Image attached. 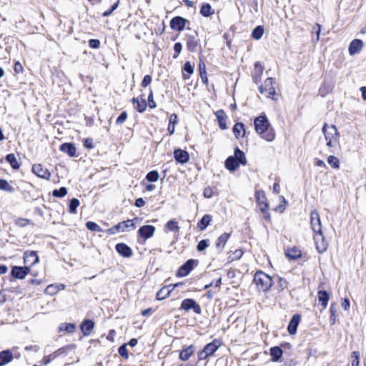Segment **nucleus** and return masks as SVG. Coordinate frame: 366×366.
<instances>
[{"label": "nucleus", "mask_w": 366, "mask_h": 366, "mask_svg": "<svg viewBox=\"0 0 366 366\" xmlns=\"http://www.w3.org/2000/svg\"><path fill=\"white\" fill-rule=\"evenodd\" d=\"M310 227L314 233L322 231L320 216L317 210L315 209L310 212Z\"/></svg>", "instance_id": "obj_7"}, {"label": "nucleus", "mask_w": 366, "mask_h": 366, "mask_svg": "<svg viewBox=\"0 0 366 366\" xmlns=\"http://www.w3.org/2000/svg\"><path fill=\"white\" fill-rule=\"evenodd\" d=\"M5 159L10 164L12 169H18L20 167V164L18 162L14 154H7Z\"/></svg>", "instance_id": "obj_39"}, {"label": "nucleus", "mask_w": 366, "mask_h": 366, "mask_svg": "<svg viewBox=\"0 0 366 366\" xmlns=\"http://www.w3.org/2000/svg\"><path fill=\"white\" fill-rule=\"evenodd\" d=\"M198 46V41L194 36H188L187 39V48L189 51L193 52Z\"/></svg>", "instance_id": "obj_35"}, {"label": "nucleus", "mask_w": 366, "mask_h": 366, "mask_svg": "<svg viewBox=\"0 0 366 366\" xmlns=\"http://www.w3.org/2000/svg\"><path fill=\"white\" fill-rule=\"evenodd\" d=\"M53 196L56 197H63L66 195L67 189L66 187H62L59 189H54L52 192Z\"/></svg>", "instance_id": "obj_52"}, {"label": "nucleus", "mask_w": 366, "mask_h": 366, "mask_svg": "<svg viewBox=\"0 0 366 366\" xmlns=\"http://www.w3.org/2000/svg\"><path fill=\"white\" fill-rule=\"evenodd\" d=\"M363 47V42L360 39H354L349 45L348 51L350 55L359 53Z\"/></svg>", "instance_id": "obj_22"}, {"label": "nucleus", "mask_w": 366, "mask_h": 366, "mask_svg": "<svg viewBox=\"0 0 366 366\" xmlns=\"http://www.w3.org/2000/svg\"><path fill=\"white\" fill-rule=\"evenodd\" d=\"M234 137L239 139L240 137H243L245 134L244 125L242 122H237L234 124L232 129Z\"/></svg>", "instance_id": "obj_29"}, {"label": "nucleus", "mask_w": 366, "mask_h": 366, "mask_svg": "<svg viewBox=\"0 0 366 366\" xmlns=\"http://www.w3.org/2000/svg\"><path fill=\"white\" fill-rule=\"evenodd\" d=\"M89 46L92 49H98L100 46V41L99 39H90L89 41Z\"/></svg>", "instance_id": "obj_61"}, {"label": "nucleus", "mask_w": 366, "mask_h": 366, "mask_svg": "<svg viewBox=\"0 0 366 366\" xmlns=\"http://www.w3.org/2000/svg\"><path fill=\"white\" fill-rule=\"evenodd\" d=\"M199 71L202 81L207 84L208 83V79L207 76L206 66L203 61L200 60L199 63Z\"/></svg>", "instance_id": "obj_38"}, {"label": "nucleus", "mask_w": 366, "mask_h": 366, "mask_svg": "<svg viewBox=\"0 0 366 366\" xmlns=\"http://www.w3.org/2000/svg\"><path fill=\"white\" fill-rule=\"evenodd\" d=\"M60 150L67 154L71 157H76V147L71 143H64L60 147Z\"/></svg>", "instance_id": "obj_27"}, {"label": "nucleus", "mask_w": 366, "mask_h": 366, "mask_svg": "<svg viewBox=\"0 0 366 366\" xmlns=\"http://www.w3.org/2000/svg\"><path fill=\"white\" fill-rule=\"evenodd\" d=\"M200 14L204 17H209L214 14V10L208 3H204L200 8Z\"/></svg>", "instance_id": "obj_37"}, {"label": "nucleus", "mask_w": 366, "mask_h": 366, "mask_svg": "<svg viewBox=\"0 0 366 366\" xmlns=\"http://www.w3.org/2000/svg\"><path fill=\"white\" fill-rule=\"evenodd\" d=\"M59 291V288H58V286L56 285H48L45 289V293L54 295L56 294Z\"/></svg>", "instance_id": "obj_49"}, {"label": "nucleus", "mask_w": 366, "mask_h": 366, "mask_svg": "<svg viewBox=\"0 0 366 366\" xmlns=\"http://www.w3.org/2000/svg\"><path fill=\"white\" fill-rule=\"evenodd\" d=\"M152 82V76L150 75L144 76L141 85L142 87H147Z\"/></svg>", "instance_id": "obj_62"}, {"label": "nucleus", "mask_w": 366, "mask_h": 366, "mask_svg": "<svg viewBox=\"0 0 366 366\" xmlns=\"http://www.w3.org/2000/svg\"><path fill=\"white\" fill-rule=\"evenodd\" d=\"M148 106L152 109H154L157 107V104H156L155 102L154 101L153 92L152 89H150V92L148 96Z\"/></svg>", "instance_id": "obj_59"}, {"label": "nucleus", "mask_w": 366, "mask_h": 366, "mask_svg": "<svg viewBox=\"0 0 366 366\" xmlns=\"http://www.w3.org/2000/svg\"><path fill=\"white\" fill-rule=\"evenodd\" d=\"M256 201L259 206L260 210L264 213L268 209L267 198L263 191H257L255 193Z\"/></svg>", "instance_id": "obj_16"}, {"label": "nucleus", "mask_w": 366, "mask_h": 366, "mask_svg": "<svg viewBox=\"0 0 366 366\" xmlns=\"http://www.w3.org/2000/svg\"><path fill=\"white\" fill-rule=\"evenodd\" d=\"M179 284L170 285L168 286H165L162 287L157 293L156 298L157 300H163L168 297L174 290V288L178 286Z\"/></svg>", "instance_id": "obj_17"}, {"label": "nucleus", "mask_w": 366, "mask_h": 366, "mask_svg": "<svg viewBox=\"0 0 366 366\" xmlns=\"http://www.w3.org/2000/svg\"><path fill=\"white\" fill-rule=\"evenodd\" d=\"M203 195L205 198H210L213 195V191L212 189L209 187H206L204 189Z\"/></svg>", "instance_id": "obj_63"}, {"label": "nucleus", "mask_w": 366, "mask_h": 366, "mask_svg": "<svg viewBox=\"0 0 366 366\" xmlns=\"http://www.w3.org/2000/svg\"><path fill=\"white\" fill-rule=\"evenodd\" d=\"M209 247V240L208 239H202L201 240L197 246V249L199 252H202L206 248Z\"/></svg>", "instance_id": "obj_54"}, {"label": "nucleus", "mask_w": 366, "mask_h": 366, "mask_svg": "<svg viewBox=\"0 0 366 366\" xmlns=\"http://www.w3.org/2000/svg\"><path fill=\"white\" fill-rule=\"evenodd\" d=\"M322 132L327 141V146L332 147L338 143L339 133L335 125L328 126L327 124H325Z\"/></svg>", "instance_id": "obj_4"}, {"label": "nucleus", "mask_w": 366, "mask_h": 366, "mask_svg": "<svg viewBox=\"0 0 366 366\" xmlns=\"http://www.w3.org/2000/svg\"><path fill=\"white\" fill-rule=\"evenodd\" d=\"M182 45L181 43L177 42V43L174 44V50L175 54H174L173 58L176 59L179 56V54H180V52L182 51Z\"/></svg>", "instance_id": "obj_60"}, {"label": "nucleus", "mask_w": 366, "mask_h": 366, "mask_svg": "<svg viewBox=\"0 0 366 366\" xmlns=\"http://www.w3.org/2000/svg\"><path fill=\"white\" fill-rule=\"evenodd\" d=\"M166 228L171 232H179V227L178 225V223L174 219H171L167 222L166 224Z\"/></svg>", "instance_id": "obj_43"}, {"label": "nucleus", "mask_w": 366, "mask_h": 366, "mask_svg": "<svg viewBox=\"0 0 366 366\" xmlns=\"http://www.w3.org/2000/svg\"><path fill=\"white\" fill-rule=\"evenodd\" d=\"M194 351L195 348L192 345L184 348L179 352V359L182 361H187L194 354Z\"/></svg>", "instance_id": "obj_26"}, {"label": "nucleus", "mask_w": 366, "mask_h": 366, "mask_svg": "<svg viewBox=\"0 0 366 366\" xmlns=\"http://www.w3.org/2000/svg\"><path fill=\"white\" fill-rule=\"evenodd\" d=\"M255 132L267 142H272L275 138V132L264 115L259 116L254 120Z\"/></svg>", "instance_id": "obj_1"}, {"label": "nucleus", "mask_w": 366, "mask_h": 366, "mask_svg": "<svg viewBox=\"0 0 366 366\" xmlns=\"http://www.w3.org/2000/svg\"><path fill=\"white\" fill-rule=\"evenodd\" d=\"M155 232V227L152 225H144L138 230V234L144 240L152 237Z\"/></svg>", "instance_id": "obj_15"}, {"label": "nucleus", "mask_w": 366, "mask_h": 366, "mask_svg": "<svg viewBox=\"0 0 366 366\" xmlns=\"http://www.w3.org/2000/svg\"><path fill=\"white\" fill-rule=\"evenodd\" d=\"M212 216L210 214L204 215L202 219L197 223V227L201 230L204 231L209 225L212 221Z\"/></svg>", "instance_id": "obj_31"}, {"label": "nucleus", "mask_w": 366, "mask_h": 366, "mask_svg": "<svg viewBox=\"0 0 366 366\" xmlns=\"http://www.w3.org/2000/svg\"><path fill=\"white\" fill-rule=\"evenodd\" d=\"M13 360V354L9 350H3L0 352V366L8 364Z\"/></svg>", "instance_id": "obj_28"}, {"label": "nucleus", "mask_w": 366, "mask_h": 366, "mask_svg": "<svg viewBox=\"0 0 366 366\" xmlns=\"http://www.w3.org/2000/svg\"><path fill=\"white\" fill-rule=\"evenodd\" d=\"M14 69L16 73H21L24 70L23 66L21 64H20L19 61H16L14 64Z\"/></svg>", "instance_id": "obj_64"}, {"label": "nucleus", "mask_w": 366, "mask_h": 366, "mask_svg": "<svg viewBox=\"0 0 366 366\" xmlns=\"http://www.w3.org/2000/svg\"><path fill=\"white\" fill-rule=\"evenodd\" d=\"M181 308L185 311L193 310V311L199 315L202 312L200 306L193 299H185L182 302Z\"/></svg>", "instance_id": "obj_10"}, {"label": "nucleus", "mask_w": 366, "mask_h": 366, "mask_svg": "<svg viewBox=\"0 0 366 366\" xmlns=\"http://www.w3.org/2000/svg\"><path fill=\"white\" fill-rule=\"evenodd\" d=\"M300 321V315L296 314L292 317L288 327L287 330L290 335H295L297 332V326Z\"/></svg>", "instance_id": "obj_24"}, {"label": "nucleus", "mask_w": 366, "mask_h": 366, "mask_svg": "<svg viewBox=\"0 0 366 366\" xmlns=\"http://www.w3.org/2000/svg\"><path fill=\"white\" fill-rule=\"evenodd\" d=\"M197 264V261L190 259L183 264L178 269L177 275L178 277H186Z\"/></svg>", "instance_id": "obj_9"}, {"label": "nucleus", "mask_w": 366, "mask_h": 366, "mask_svg": "<svg viewBox=\"0 0 366 366\" xmlns=\"http://www.w3.org/2000/svg\"><path fill=\"white\" fill-rule=\"evenodd\" d=\"M62 331L73 334L76 331V325L73 323H61L59 326V332Z\"/></svg>", "instance_id": "obj_36"}, {"label": "nucleus", "mask_w": 366, "mask_h": 366, "mask_svg": "<svg viewBox=\"0 0 366 366\" xmlns=\"http://www.w3.org/2000/svg\"><path fill=\"white\" fill-rule=\"evenodd\" d=\"M239 164H247V158L244 153L237 147L234 151V155L229 156L225 160V167L230 172L235 171Z\"/></svg>", "instance_id": "obj_2"}, {"label": "nucleus", "mask_w": 366, "mask_h": 366, "mask_svg": "<svg viewBox=\"0 0 366 366\" xmlns=\"http://www.w3.org/2000/svg\"><path fill=\"white\" fill-rule=\"evenodd\" d=\"M188 21L182 16H175L170 21V27L172 29L181 31L184 29Z\"/></svg>", "instance_id": "obj_13"}, {"label": "nucleus", "mask_w": 366, "mask_h": 366, "mask_svg": "<svg viewBox=\"0 0 366 366\" xmlns=\"http://www.w3.org/2000/svg\"><path fill=\"white\" fill-rule=\"evenodd\" d=\"M79 205V199L74 198L70 200L69 203V212L70 213L75 214L76 213V209Z\"/></svg>", "instance_id": "obj_47"}, {"label": "nucleus", "mask_w": 366, "mask_h": 366, "mask_svg": "<svg viewBox=\"0 0 366 366\" xmlns=\"http://www.w3.org/2000/svg\"><path fill=\"white\" fill-rule=\"evenodd\" d=\"M230 236V234L229 233H223L222 234H221L217 242H216V247L217 249H220L221 251L223 249V248L224 247L229 237Z\"/></svg>", "instance_id": "obj_32"}, {"label": "nucleus", "mask_w": 366, "mask_h": 366, "mask_svg": "<svg viewBox=\"0 0 366 366\" xmlns=\"http://www.w3.org/2000/svg\"><path fill=\"white\" fill-rule=\"evenodd\" d=\"M277 287L280 290L282 291L287 287V282L284 278L278 277Z\"/></svg>", "instance_id": "obj_58"}, {"label": "nucleus", "mask_w": 366, "mask_h": 366, "mask_svg": "<svg viewBox=\"0 0 366 366\" xmlns=\"http://www.w3.org/2000/svg\"><path fill=\"white\" fill-rule=\"evenodd\" d=\"M328 164L334 169L340 168V161L339 159L333 155H330L327 158Z\"/></svg>", "instance_id": "obj_44"}, {"label": "nucleus", "mask_w": 366, "mask_h": 366, "mask_svg": "<svg viewBox=\"0 0 366 366\" xmlns=\"http://www.w3.org/2000/svg\"><path fill=\"white\" fill-rule=\"evenodd\" d=\"M29 267L14 266L11 269V274L14 277L22 280L25 278V277L29 273Z\"/></svg>", "instance_id": "obj_12"}, {"label": "nucleus", "mask_w": 366, "mask_h": 366, "mask_svg": "<svg viewBox=\"0 0 366 366\" xmlns=\"http://www.w3.org/2000/svg\"><path fill=\"white\" fill-rule=\"evenodd\" d=\"M264 66L259 61L254 64V70L252 74V79L256 84L259 83L264 71Z\"/></svg>", "instance_id": "obj_25"}, {"label": "nucleus", "mask_w": 366, "mask_h": 366, "mask_svg": "<svg viewBox=\"0 0 366 366\" xmlns=\"http://www.w3.org/2000/svg\"><path fill=\"white\" fill-rule=\"evenodd\" d=\"M274 80L272 78H267L265 79L264 84L260 85L258 88L261 94H265L267 97L274 99L276 95L275 89L273 86Z\"/></svg>", "instance_id": "obj_5"}, {"label": "nucleus", "mask_w": 366, "mask_h": 366, "mask_svg": "<svg viewBox=\"0 0 366 366\" xmlns=\"http://www.w3.org/2000/svg\"><path fill=\"white\" fill-rule=\"evenodd\" d=\"M0 190L13 192H14V188L6 180L0 179Z\"/></svg>", "instance_id": "obj_42"}, {"label": "nucleus", "mask_w": 366, "mask_h": 366, "mask_svg": "<svg viewBox=\"0 0 366 366\" xmlns=\"http://www.w3.org/2000/svg\"><path fill=\"white\" fill-rule=\"evenodd\" d=\"M314 241L319 253H323L327 249V243L325 239L322 231L314 233Z\"/></svg>", "instance_id": "obj_8"}, {"label": "nucleus", "mask_w": 366, "mask_h": 366, "mask_svg": "<svg viewBox=\"0 0 366 366\" xmlns=\"http://www.w3.org/2000/svg\"><path fill=\"white\" fill-rule=\"evenodd\" d=\"M287 255L290 259H296L300 257L301 252L299 249L293 248L287 251Z\"/></svg>", "instance_id": "obj_46"}, {"label": "nucleus", "mask_w": 366, "mask_h": 366, "mask_svg": "<svg viewBox=\"0 0 366 366\" xmlns=\"http://www.w3.org/2000/svg\"><path fill=\"white\" fill-rule=\"evenodd\" d=\"M147 104L146 102L145 99L142 98L137 103V107L136 109L140 112L143 113L146 109H147Z\"/></svg>", "instance_id": "obj_48"}, {"label": "nucleus", "mask_w": 366, "mask_h": 366, "mask_svg": "<svg viewBox=\"0 0 366 366\" xmlns=\"http://www.w3.org/2000/svg\"><path fill=\"white\" fill-rule=\"evenodd\" d=\"M360 352L358 351H354L352 352V358H353L352 361V366H359L360 364Z\"/></svg>", "instance_id": "obj_53"}, {"label": "nucleus", "mask_w": 366, "mask_h": 366, "mask_svg": "<svg viewBox=\"0 0 366 366\" xmlns=\"http://www.w3.org/2000/svg\"><path fill=\"white\" fill-rule=\"evenodd\" d=\"M330 320L331 322V324L333 325V324H335V322L336 321L337 310H336V304L335 303L331 304L330 308Z\"/></svg>", "instance_id": "obj_51"}, {"label": "nucleus", "mask_w": 366, "mask_h": 366, "mask_svg": "<svg viewBox=\"0 0 366 366\" xmlns=\"http://www.w3.org/2000/svg\"><path fill=\"white\" fill-rule=\"evenodd\" d=\"M159 178V175L157 171L153 170L147 173L146 179L150 182H155Z\"/></svg>", "instance_id": "obj_45"}, {"label": "nucleus", "mask_w": 366, "mask_h": 366, "mask_svg": "<svg viewBox=\"0 0 366 366\" xmlns=\"http://www.w3.org/2000/svg\"><path fill=\"white\" fill-rule=\"evenodd\" d=\"M119 354L124 358L127 359L129 357L128 351L127 349V345L124 344L121 345L118 349Z\"/></svg>", "instance_id": "obj_55"}, {"label": "nucleus", "mask_w": 366, "mask_h": 366, "mask_svg": "<svg viewBox=\"0 0 366 366\" xmlns=\"http://www.w3.org/2000/svg\"><path fill=\"white\" fill-rule=\"evenodd\" d=\"M24 262L28 267H31L39 262V257L34 251H26L24 253Z\"/></svg>", "instance_id": "obj_14"}, {"label": "nucleus", "mask_w": 366, "mask_h": 366, "mask_svg": "<svg viewBox=\"0 0 366 366\" xmlns=\"http://www.w3.org/2000/svg\"><path fill=\"white\" fill-rule=\"evenodd\" d=\"M32 172L39 178L49 180L51 177L50 172L41 164H34Z\"/></svg>", "instance_id": "obj_11"}, {"label": "nucleus", "mask_w": 366, "mask_h": 366, "mask_svg": "<svg viewBox=\"0 0 366 366\" xmlns=\"http://www.w3.org/2000/svg\"><path fill=\"white\" fill-rule=\"evenodd\" d=\"M127 119V113L122 112L120 115L116 119V124L118 125L122 124Z\"/></svg>", "instance_id": "obj_57"}, {"label": "nucleus", "mask_w": 366, "mask_h": 366, "mask_svg": "<svg viewBox=\"0 0 366 366\" xmlns=\"http://www.w3.org/2000/svg\"><path fill=\"white\" fill-rule=\"evenodd\" d=\"M254 282L259 290L262 292L268 291L272 284V278L262 271H257L254 276Z\"/></svg>", "instance_id": "obj_3"}, {"label": "nucleus", "mask_w": 366, "mask_h": 366, "mask_svg": "<svg viewBox=\"0 0 366 366\" xmlns=\"http://www.w3.org/2000/svg\"><path fill=\"white\" fill-rule=\"evenodd\" d=\"M215 116L217 117L219 128L222 130L227 129V116L226 113L224 112V111L223 109L217 110L215 112Z\"/></svg>", "instance_id": "obj_19"}, {"label": "nucleus", "mask_w": 366, "mask_h": 366, "mask_svg": "<svg viewBox=\"0 0 366 366\" xmlns=\"http://www.w3.org/2000/svg\"><path fill=\"white\" fill-rule=\"evenodd\" d=\"M178 124V117L176 114H172L169 117L167 131L169 135H172L175 130V126Z\"/></svg>", "instance_id": "obj_30"}, {"label": "nucleus", "mask_w": 366, "mask_h": 366, "mask_svg": "<svg viewBox=\"0 0 366 366\" xmlns=\"http://www.w3.org/2000/svg\"><path fill=\"white\" fill-rule=\"evenodd\" d=\"M264 34V28L262 26H256L252 32V37L256 40L260 39Z\"/></svg>", "instance_id": "obj_41"}, {"label": "nucleus", "mask_w": 366, "mask_h": 366, "mask_svg": "<svg viewBox=\"0 0 366 366\" xmlns=\"http://www.w3.org/2000/svg\"><path fill=\"white\" fill-rule=\"evenodd\" d=\"M174 157L176 161L181 164L187 163L189 159L188 152L181 149L174 150Z\"/></svg>", "instance_id": "obj_20"}, {"label": "nucleus", "mask_w": 366, "mask_h": 366, "mask_svg": "<svg viewBox=\"0 0 366 366\" xmlns=\"http://www.w3.org/2000/svg\"><path fill=\"white\" fill-rule=\"evenodd\" d=\"M194 72V67L189 61H187L183 66L182 77L184 80L189 78L190 75Z\"/></svg>", "instance_id": "obj_33"}, {"label": "nucleus", "mask_w": 366, "mask_h": 366, "mask_svg": "<svg viewBox=\"0 0 366 366\" xmlns=\"http://www.w3.org/2000/svg\"><path fill=\"white\" fill-rule=\"evenodd\" d=\"M318 300L324 308L327 307L329 300V294L325 290L318 292Z\"/></svg>", "instance_id": "obj_40"}, {"label": "nucleus", "mask_w": 366, "mask_h": 366, "mask_svg": "<svg viewBox=\"0 0 366 366\" xmlns=\"http://www.w3.org/2000/svg\"><path fill=\"white\" fill-rule=\"evenodd\" d=\"M86 227L90 231H93V232H102V231L100 226L94 222H87L86 223Z\"/></svg>", "instance_id": "obj_50"}, {"label": "nucleus", "mask_w": 366, "mask_h": 366, "mask_svg": "<svg viewBox=\"0 0 366 366\" xmlns=\"http://www.w3.org/2000/svg\"><path fill=\"white\" fill-rule=\"evenodd\" d=\"M117 252L124 257H131L132 256V249L124 243H118L116 244Z\"/></svg>", "instance_id": "obj_18"}, {"label": "nucleus", "mask_w": 366, "mask_h": 366, "mask_svg": "<svg viewBox=\"0 0 366 366\" xmlns=\"http://www.w3.org/2000/svg\"><path fill=\"white\" fill-rule=\"evenodd\" d=\"M243 254V252L241 249H237L234 252L232 255L229 257V261L232 262L234 260L239 259Z\"/></svg>", "instance_id": "obj_56"}, {"label": "nucleus", "mask_w": 366, "mask_h": 366, "mask_svg": "<svg viewBox=\"0 0 366 366\" xmlns=\"http://www.w3.org/2000/svg\"><path fill=\"white\" fill-rule=\"evenodd\" d=\"M221 341L218 339H214L210 343L206 345L204 347V352L207 353L209 356L214 355V353L217 350V349L221 346Z\"/></svg>", "instance_id": "obj_23"}, {"label": "nucleus", "mask_w": 366, "mask_h": 366, "mask_svg": "<svg viewBox=\"0 0 366 366\" xmlns=\"http://www.w3.org/2000/svg\"><path fill=\"white\" fill-rule=\"evenodd\" d=\"M282 353V350L279 347H272L270 348V355L273 362L279 361Z\"/></svg>", "instance_id": "obj_34"}, {"label": "nucleus", "mask_w": 366, "mask_h": 366, "mask_svg": "<svg viewBox=\"0 0 366 366\" xmlns=\"http://www.w3.org/2000/svg\"><path fill=\"white\" fill-rule=\"evenodd\" d=\"M94 322L91 320H85L81 324L80 328L84 336H89L94 330Z\"/></svg>", "instance_id": "obj_21"}, {"label": "nucleus", "mask_w": 366, "mask_h": 366, "mask_svg": "<svg viewBox=\"0 0 366 366\" xmlns=\"http://www.w3.org/2000/svg\"><path fill=\"white\" fill-rule=\"evenodd\" d=\"M137 218H135L134 219H127L126 221H123L122 222L118 223L115 226L111 227L109 229V232L110 234H116L119 232H125L129 227H134L135 228V225L134 224V220H137Z\"/></svg>", "instance_id": "obj_6"}]
</instances>
